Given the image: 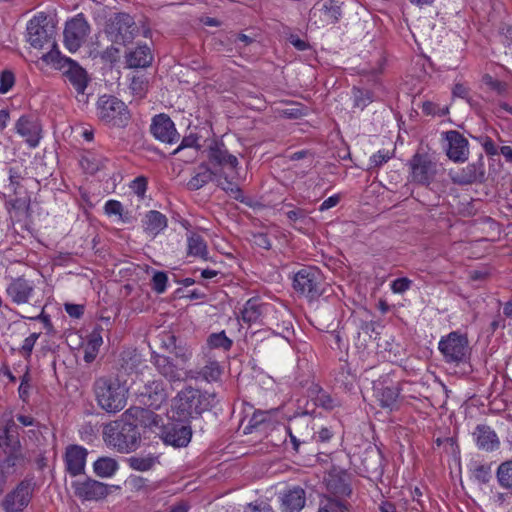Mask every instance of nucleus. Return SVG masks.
I'll list each match as a JSON object with an SVG mask.
<instances>
[{"instance_id":"nucleus-23","label":"nucleus","mask_w":512,"mask_h":512,"mask_svg":"<svg viewBox=\"0 0 512 512\" xmlns=\"http://www.w3.org/2000/svg\"><path fill=\"white\" fill-rule=\"evenodd\" d=\"M282 512H300L306 503V492L300 486H293L280 497Z\"/></svg>"},{"instance_id":"nucleus-40","label":"nucleus","mask_w":512,"mask_h":512,"mask_svg":"<svg viewBox=\"0 0 512 512\" xmlns=\"http://www.w3.org/2000/svg\"><path fill=\"white\" fill-rule=\"evenodd\" d=\"M353 106L363 110L374 101V94L368 89L353 87Z\"/></svg>"},{"instance_id":"nucleus-39","label":"nucleus","mask_w":512,"mask_h":512,"mask_svg":"<svg viewBox=\"0 0 512 512\" xmlns=\"http://www.w3.org/2000/svg\"><path fill=\"white\" fill-rule=\"evenodd\" d=\"M349 502L336 501L334 498H322L317 512H350Z\"/></svg>"},{"instance_id":"nucleus-28","label":"nucleus","mask_w":512,"mask_h":512,"mask_svg":"<svg viewBox=\"0 0 512 512\" xmlns=\"http://www.w3.org/2000/svg\"><path fill=\"white\" fill-rule=\"evenodd\" d=\"M468 343L466 334L453 331L446 337H442L438 348L440 352H463L468 347Z\"/></svg>"},{"instance_id":"nucleus-5","label":"nucleus","mask_w":512,"mask_h":512,"mask_svg":"<svg viewBox=\"0 0 512 512\" xmlns=\"http://www.w3.org/2000/svg\"><path fill=\"white\" fill-rule=\"evenodd\" d=\"M410 386L407 383H395L388 376H382L373 381V396L379 406L388 411L399 409L400 394Z\"/></svg>"},{"instance_id":"nucleus-44","label":"nucleus","mask_w":512,"mask_h":512,"mask_svg":"<svg viewBox=\"0 0 512 512\" xmlns=\"http://www.w3.org/2000/svg\"><path fill=\"white\" fill-rule=\"evenodd\" d=\"M222 373V369L217 362H210L204 366L199 372L194 371L197 376L195 379L202 377L207 382L217 381Z\"/></svg>"},{"instance_id":"nucleus-61","label":"nucleus","mask_w":512,"mask_h":512,"mask_svg":"<svg viewBox=\"0 0 512 512\" xmlns=\"http://www.w3.org/2000/svg\"><path fill=\"white\" fill-rule=\"evenodd\" d=\"M253 243L263 249L269 250L271 248V241L267 234L256 233L253 235Z\"/></svg>"},{"instance_id":"nucleus-20","label":"nucleus","mask_w":512,"mask_h":512,"mask_svg":"<svg viewBox=\"0 0 512 512\" xmlns=\"http://www.w3.org/2000/svg\"><path fill=\"white\" fill-rule=\"evenodd\" d=\"M19 135L26 139L30 147H36L41 138V125L37 118L30 115L21 116L15 125Z\"/></svg>"},{"instance_id":"nucleus-21","label":"nucleus","mask_w":512,"mask_h":512,"mask_svg":"<svg viewBox=\"0 0 512 512\" xmlns=\"http://www.w3.org/2000/svg\"><path fill=\"white\" fill-rule=\"evenodd\" d=\"M87 454V450L79 445H69L66 448L64 455L65 468L71 476L84 473Z\"/></svg>"},{"instance_id":"nucleus-49","label":"nucleus","mask_w":512,"mask_h":512,"mask_svg":"<svg viewBox=\"0 0 512 512\" xmlns=\"http://www.w3.org/2000/svg\"><path fill=\"white\" fill-rule=\"evenodd\" d=\"M50 48V51L44 54L42 59L46 63L57 65L60 69H65L67 64L64 62V59L68 58L61 56L60 51L57 49V45Z\"/></svg>"},{"instance_id":"nucleus-22","label":"nucleus","mask_w":512,"mask_h":512,"mask_svg":"<svg viewBox=\"0 0 512 512\" xmlns=\"http://www.w3.org/2000/svg\"><path fill=\"white\" fill-rule=\"evenodd\" d=\"M209 162L219 167L236 169L239 162L236 156L229 153L223 142H214L208 148Z\"/></svg>"},{"instance_id":"nucleus-31","label":"nucleus","mask_w":512,"mask_h":512,"mask_svg":"<svg viewBox=\"0 0 512 512\" xmlns=\"http://www.w3.org/2000/svg\"><path fill=\"white\" fill-rule=\"evenodd\" d=\"M187 254L205 261L209 260L207 243L201 235L195 232L187 234Z\"/></svg>"},{"instance_id":"nucleus-46","label":"nucleus","mask_w":512,"mask_h":512,"mask_svg":"<svg viewBox=\"0 0 512 512\" xmlns=\"http://www.w3.org/2000/svg\"><path fill=\"white\" fill-rule=\"evenodd\" d=\"M471 471L474 480L480 484H488L492 478L491 464L477 463Z\"/></svg>"},{"instance_id":"nucleus-33","label":"nucleus","mask_w":512,"mask_h":512,"mask_svg":"<svg viewBox=\"0 0 512 512\" xmlns=\"http://www.w3.org/2000/svg\"><path fill=\"white\" fill-rule=\"evenodd\" d=\"M214 176V172L208 167L207 164H200L191 179L187 182V188L191 191H196L209 183Z\"/></svg>"},{"instance_id":"nucleus-45","label":"nucleus","mask_w":512,"mask_h":512,"mask_svg":"<svg viewBox=\"0 0 512 512\" xmlns=\"http://www.w3.org/2000/svg\"><path fill=\"white\" fill-rule=\"evenodd\" d=\"M207 344L210 349L230 350L232 347V340L229 339L224 331L211 334L207 339Z\"/></svg>"},{"instance_id":"nucleus-60","label":"nucleus","mask_w":512,"mask_h":512,"mask_svg":"<svg viewBox=\"0 0 512 512\" xmlns=\"http://www.w3.org/2000/svg\"><path fill=\"white\" fill-rule=\"evenodd\" d=\"M244 512H274L272 507L265 502L250 503L245 507Z\"/></svg>"},{"instance_id":"nucleus-17","label":"nucleus","mask_w":512,"mask_h":512,"mask_svg":"<svg viewBox=\"0 0 512 512\" xmlns=\"http://www.w3.org/2000/svg\"><path fill=\"white\" fill-rule=\"evenodd\" d=\"M442 136L447 142L448 158L454 162H465L469 156L468 140L456 130L443 132Z\"/></svg>"},{"instance_id":"nucleus-41","label":"nucleus","mask_w":512,"mask_h":512,"mask_svg":"<svg viewBox=\"0 0 512 512\" xmlns=\"http://www.w3.org/2000/svg\"><path fill=\"white\" fill-rule=\"evenodd\" d=\"M129 89L137 99L145 97L148 91V80L144 75H135L131 78Z\"/></svg>"},{"instance_id":"nucleus-10","label":"nucleus","mask_w":512,"mask_h":512,"mask_svg":"<svg viewBox=\"0 0 512 512\" xmlns=\"http://www.w3.org/2000/svg\"><path fill=\"white\" fill-rule=\"evenodd\" d=\"M90 26L82 13L66 22L64 44L70 52H76L85 42Z\"/></svg>"},{"instance_id":"nucleus-3","label":"nucleus","mask_w":512,"mask_h":512,"mask_svg":"<svg viewBox=\"0 0 512 512\" xmlns=\"http://www.w3.org/2000/svg\"><path fill=\"white\" fill-rule=\"evenodd\" d=\"M216 404V396L213 393L201 392L192 387L181 391L175 401L173 418L189 419L193 415L210 410Z\"/></svg>"},{"instance_id":"nucleus-42","label":"nucleus","mask_w":512,"mask_h":512,"mask_svg":"<svg viewBox=\"0 0 512 512\" xmlns=\"http://www.w3.org/2000/svg\"><path fill=\"white\" fill-rule=\"evenodd\" d=\"M320 11L323 12L325 20L329 23H336L341 16V7L336 0L325 1Z\"/></svg>"},{"instance_id":"nucleus-7","label":"nucleus","mask_w":512,"mask_h":512,"mask_svg":"<svg viewBox=\"0 0 512 512\" xmlns=\"http://www.w3.org/2000/svg\"><path fill=\"white\" fill-rule=\"evenodd\" d=\"M99 119L112 126H125L130 115L127 106L115 96L103 95L97 103Z\"/></svg>"},{"instance_id":"nucleus-1","label":"nucleus","mask_w":512,"mask_h":512,"mask_svg":"<svg viewBox=\"0 0 512 512\" xmlns=\"http://www.w3.org/2000/svg\"><path fill=\"white\" fill-rule=\"evenodd\" d=\"M94 389L99 406L106 412L116 413L125 407L128 387L119 376L97 379Z\"/></svg>"},{"instance_id":"nucleus-62","label":"nucleus","mask_w":512,"mask_h":512,"mask_svg":"<svg viewBox=\"0 0 512 512\" xmlns=\"http://www.w3.org/2000/svg\"><path fill=\"white\" fill-rule=\"evenodd\" d=\"M66 313L73 318H80L84 314V306L79 304L66 303Z\"/></svg>"},{"instance_id":"nucleus-48","label":"nucleus","mask_w":512,"mask_h":512,"mask_svg":"<svg viewBox=\"0 0 512 512\" xmlns=\"http://www.w3.org/2000/svg\"><path fill=\"white\" fill-rule=\"evenodd\" d=\"M8 179L9 185L8 189L11 191V194H18L19 192H23L25 188L21 185V180L23 179L21 172L16 167H10L8 170Z\"/></svg>"},{"instance_id":"nucleus-24","label":"nucleus","mask_w":512,"mask_h":512,"mask_svg":"<svg viewBox=\"0 0 512 512\" xmlns=\"http://www.w3.org/2000/svg\"><path fill=\"white\" fill-rule=\"evenodd\" d=\"M7 294L16 304L29 303L34 294V286L24 278H17L8 285Z\"/></svg>"},{"instance_id":"nucleus-6","label":"nucleus","mask_w":512,"mask_h":512,"mask_svg":"<svg viewBox=\"0 0 512 512\" xmlns=\"http://www.w3.org/2000/svg\"><path fill=\"white\" fill-rule=\"evenodd\" d=\"M27 42L36 48L42 49L46 45L55 47V28L49 24L48 17L44 13L34 16L27 24Z\"/></svg>"},{"instance_id":"nucleus-11","label":"nucleus","mask_w":512,"mask_h":512,"mask_svg":"<svg viewBox=\"0 0 512 512\" xmlns=\"http://www.w3.org/2000/svg\"><path fill=\"white\" fill-rule=\"evenodd\" d=\"M411 179L414 183L428 186L437 174V163L428 154L416 153L409 161Z\"/></svg>"},{"instance_id":"nucleus-55","label":"nucleus","mask_w":512,"mask_h":512,"mask_svg":"<svg viewBox=\"0 0 512 512\" xmlns=\"http://www.w3.org/2000/svg\"><path fill=\"white\" fill-rule=\"evenodd\" d=\"M422 111L426 115H436L437 114L440 116H444L448 113V108L447 107L440 108L437 104L427 101V102L423 103Z\"/></svg>"},{"instance_id":"nucleus-12","label":"nucleus","mask_w":512,"mask_h":512,"mask_svg":"<svg viewBox=\"0 0 512 512\" xmlns=\"http://www.w3.org/2000/svg\"><path fill=\"white\" fill-rule=\"evenodd\" d=\"M175 419V421L162 425L161 438L165 444L173 447H185L191 441V427L185 423L186 419Z\"/></svg>"},{"instance_id":"nucleus-43","label":"nucleus","mask_w":512,"mask_h":512,"mask_svg":"<svg viewBox=\"0 0 512 512\" xmlns=\"http://www.w3.org/2000/svg\"><path fill=\"white\" fill-rule=\"evenodd\" d=\"M286 217L294 223V227L297 229H302L304 226L309 225L312 222V219L308 217V213L306 210L301 208H295L287 211Z\"/></svg>"},{"instance_id":"nucleus-38","label":"nucleus","mask_w":512,"mask_h":512,"mask_svg":"<svg viewBox=\"0 0 512 512\" xmlns=\"http://www.w3.org/2000/svg\"><path fill=\"white\" fill-rule=\"evenodd\" d=\"M127 463L129 467L136 471H148L154 467V465L157 462V458L148 455V456H140V455H134L129 458H127Z\"/></svg>"},{"instance_id":"nucleus-2","label":"nucleus","mask_w":512,"mask_h":512,"mask_svg":"<svg viewBox=\"0 0 512 512\" xmlns=\"http://www.w3.org/2000/svg\"><path fill=\"white\" fill-rule=\"evenodd\" d=\"M125 418L123 415L121 419L105 425L103 430V438L106 444L121 453L136 450L140 443V433L137 425Z\"/></svg>"},{"instance_id":"nucleus-35","label":"nucleus","mask_w":512,"mask_h":512,"mask_svg":"<svg viewBox=\"0 0 512 512\" xmlns=\"http://www.w3.org/2000/svg\"><path fill=\"white\" fill-rule=\"evenodd\" d=\"M17 446V426L14 421L10 419L3 427H0V447L14 450Z\"/></svg>"},{"instance_id":"nucleus-52","label":"nucleus","mask_w":512,"mask_h":512,"mask_svg":"<svg viewBox=\"0 0 512 512\" xmlns=\"http://www.w3.org/2000/svg\"><path fill=\"white\" fill-rule=\"evenodd\" d=\"M23 317L31 320H40L43 323L44 329L46 330L47 334L55 333L50 316L44 313L43 308L41 309V312L38 315H24Z\"/></svg>"},{"instance_id":"nucleus-34","label":"nucleus","mask_w":512,"mask_h":512,"mask_svg":"<svg viewBox=\"0 0 512 512\" xmlns=\"http://www.w3.org/2000/svg\"><path fill=\"white\" fill-rule=\"evenodd\" d=\"M495 477L500 488L512 492V459L505 460L498 465Z\"/></svg>"},{"instance_id":"nucleus-37","label":"nucleus","mask_w":512,"mask_h":512,"mask_svg":"<svg viewBox=\"0 0 512 512\" xmlns=\"http://www.w3.org/2000/svg\"><path fill=\"white\" fill-rule=\"evenodd\" d=\"M118 468L117 461L111 457H100L93 464L94 473L101 478L112 477Z\"/></svg>"},{"instance_id":"nucleus-47","label":"nucleus","mask_w":512,"mask_h":512,"mask_svg":"<svg viewBox=\"0 0 512 512\" xmlns=\"http://www.w3.org/2000/svg\"><path fill=\"white\" fill-rule=\"evenodd\" d=\"M311 393L316 394L315 401L318 406L328 410H331L336 406L334 399L329 394L324 392L319 385H313L311 388Z\"/></svg>"},{"instance_id":"nucleus-63","label":"nucleus","mask_w":512,"mask_h":512,"mask_svg":"<svg viewBox=\"0 0 512 512\" xmlns=\"http://www.w3.org/2000/svg\"><path fill=\"white\" fill-rule=\"evenodd\" d=\"M390 159V155L388 152L378 151L374 155L371 156L370 162L374 167H378L383 163L387 162Z\"/></svg>"},{"instance_id":"nucleus-9","label":"nucleus","mask_w":512,"mask_h":512,"mask_svg":"<svg viewBox=\"0 0 512 512\" xmlns=\"http://www.w3.org/2000/svg\"><path fill=\"white\" fill-rule=\"evenodd\" d=\"M30 196L26 190L16 194H9L6 201L7 210L13 225H19L22 230H28L31 217Z\"/></svg>"},{"instance_id":"nucleus-13","label":"nucleus","mask_w":512,"mask_h":512,"mask_svg":"<svg viewBox=\"0 0 512 512\" xmlns=\"http://www.w3.org/2000/svg\"><path fill=\"white\" fill-rule=\"evenodd\" d=\"M137 27L132 16L115 13L109 20L108 33L115 35V42L126 44L133 40Z\"/></svg>"},{"instance_id":"nucleus-18","label":"nucleus","mask_w":512,"mask_h":512,"mask_svg":"<svg viewBox=\"0 0 512 512\" xmlns=\"http://www.w3.org/2000/svg\"><path fill=\"white\" fill-rule=\"evenodd\" d=\"M150 131L156 139L168 144L177 142L180 137L173 121L166 114H159L153 118Z\"/></svg>"},{"instance_id":"nucleus-56","label":"nucleus","mask_w":512,"mask_h":512,"mask_svg":"<svg viewBox=\"0 0 512 512\" xmlns=\"http://www.w3.org/2000/svg\"><path fill=\"white\" fill-rule=\"evenodd\" d=\"M130 187L138 197L143 198L147 190V180L143 176L137 177Z\"/></svg>"},{"instance_id":"nucleus-30","label":"nucleus","mask_w":512,"mask_h":512,"mask_svg":"<svg viewBox=\"0 0 512 512\" xmlns=\"http://www.w3.org/2000/svg\"><path fill=\"white\" fill-rule=\"evenodd\" d=\"M167 223V217L161 212L148 211L143 220L144 231L154 237L167 227Z\"/></svg>"},{"instance_id":"nucleus-4","label":"nucleus","mask_w":512,"mask_h":512,"mask_svg":"<svg viewBox=\"0 0 512 512\" xmlns=\"http://www.w3.org/2000/svg\"><path fill=\"white\" fill-rule=\"evenodd\" d=\"M152 362L158 372L169 381H184L197 377L193 370L187 368L186 354H154Z\"/></svg>"},{"instance_id":"nucleus-51","label":"nucleus","mask_w":512,"mask_h":512,"mask_svg":"<svg viewBox=\"0 0 512 512\" xmlns=\"http://www.w3.org/2000/svg\"><path fill=\"white\" fill-rule=\"evenodd\" d=\"M412 286V281L407 277L397 278L391 283V290L395 294H403Z\"/></svg>"},{"instance_id":"nucleus-8","label":"nucleus","mask_w":512,"mask_h":512,"mask_svg":"<svg viewBox=\"0 0 512 512\" xmlns=\"http://www.w3.org/2000/svg\"><path fill=\"white\" fill-rule=\"evenodd\" d=\"M293 288L310 301L319 298L323 292L321 272L312 266L300 269L294 275Z\"/></svg>"},{"instance_id":"nucleus-54","label":"nucleus","mask_w":512,"mask_h":512,"mask_svg":"<svg viewBox=\"0 0 512 512\" xmlns=\"http://www.w3.org/2000/svg\"><path fill=\"white\" fill-rule=\"evenodd\" d=\"M483 79L485 84L498 94H504L507 91V84L505 82L494 79L490 75H485Z\"/></svg>"},{"instance_id":"nucleus-58","label":"nucleus","mask_w":512,"mask_h":512,"mask_svg":"<svg viewBox=\"0 0 512 512\" xmlns=\"http://www.w3.org/2000/svg\"><path fill=\"white\" fill-rule=\"evenodd\" d=\"M222 189L229 193L235 200L243 202L242 190L235 183L226 180V185H223Z\"/></svg>"},{"instance_id":"nucleus-19","label":"nucleus","mask_w":512,"mask_h":512,"mask_svg":"<svg viewBox=\"0 0 512 512\" xmlns=\"http://www.w3.org/2000/svg\"><path fill=\"white\" fill-rule=\"evenodd\" d=\"M64 62L67 64L63 72L66 80L78 95H84L90 82L87 71L72 59H64Z\"/></svg>"},{"instance_id":"nucleus-15","label":"nucleus","mask_w":512,"mask_h":512,"mask_svg":"<svg viewBox=\"0 0 512 512\" xmlns=\"http://www.w3.org/2000/svg\"><path fill=\"white\" fill-rule=\"evenodd\" d=\"M33 490L31 480L21 481L13 491L6 495L2 504L4 510L6 512H21L30 503Z\"/></svg>"},{"instance_id":"nucleus-26","label":"nucleus","mask_w":512,"mask_h":512,"mask_svg":"<svg viewBox=\"0 0 512 512\" xmlns=\"http://www.w3.org/2000/svg\"><path fill=\"white\" fill-rule=\"evenodd\" d=\"M267 307V304L263 303L259 298H250L246 301L241 310L242 321L247 324L261 322Z\"/></svg>"},{"instance_id":"nucleus-27","label":"nucleus","mask_w":512,"mask_h":512,"mask_svg":"<svg viewBox=\"0 0 512 512\" xmlns=\"http://www.w3.org/2000/svg\"><path fill=\"white\" fill-rule=\"evenodd\" d=\"M484 176L483 164L480 162L468 164L461 171L451 174V180L455 184L467 185L481 180Z\"/></svg>"},{"instance_id":"nucleus-14","label":"nucleus","mask_w":512,"mask_h":512,"mask_svg":"<svg viewBox=\"0 0 512 512\" xmlns=\"http://www.w3.org/2000/svg\"><path fill=\"white\" fill-rule=\"evenodd\" d=\"M72 488L74 495L81 501H100L105 499L110 492L107 484L92 478L74 481Z\"/></svg>"},{"instance_id":"nucleus-53","label":"nucleus","mask_w":512,"mask_h":512,"mask_svg":"<svg viewBox=\"0 0 512 512\" xmlns=\"http://www.w3.org/2000/svg\"><path fill=\"white\" fill-rule=\"evenodd\" d=\"M15 77L11 71H4L0 77V93H7L14 85Z\"/></svg>"},{"instance_id":"nucleus-29","label":"nucleus","mask_w":512,"mask_h":512,"mask_svg":"<svg viewBox=\"0 0 512 512\" xmlns=\"http://www.w3.org/2000/svg\"><path fill=\"white\" fill-rule=\"evenodd\" d=\"M141 395L147 397L145 404L155 409L159 408L166 401V393L161 381L155 380L147 383Z\"/></svg>"},{"instance_id":"nucleus-50","label":"nucleus","mask_w":512,"mask_h":512,"mask_svg":"<svg viewBox=\"0 0 512 512\" xmlns=\"http://www.w3.org/2000/svg\"><path fill=\"white\" fill-rule=\"evenodd\" d=\"M167 282L168 277L166 273L157 271L152 278V288L158 294L164 293L166 290Z\"/></svg>"},{"instance_id":"nucleus-59","label":"nucleus","mask_w":512,"mask_h":512,"mask_svg":"<svg viewBox=\"0 0 512 512\" xmlns=\"http://www.w3.org/2000/svg\"><path fill=\"white\" fill-rule=\"evenodd\" d=\"M470 354H443L444 361L447 364H454V365H460V364H466L469 360Z\"/></svg>"},{"instance_id":"nucleus-25","label":"nucleus","mask_w":512,"mask_h":512,"mask_svg":"<svg viewBox=\"0 0 512 512\" xmlns=\"http://www.w3.org/2000/svg\"><path fill=\"white\" fill-rule=\"evenodd\" d=\"M473 436L480 450L493 452L500 447V440L497 434L487 425H477Z\"/></svg>"},{"instance_id":"nucleus-57","label":"nucleus","mask_w":512,"mask_h":512,"mask_svg":"<svg viewBox=\"0 0 512 512\" xmlns=\"http://www.w3.org/2000/svg\"><path fill=\"white\" fill-rule=\"evenodd\" d=\"M105 213L107 215H118L122 217L123 206L121 202L117 200H108L104 207Z\"/></svg>"},{"instance_id":"nucleus-16","label":"nucleus","mask_w":512,"mask_h":512,"mask_svg":"<svg viewBox=\"0 0 512 512\" xmlns=\"http://www.w3.org/2000/svg\"><path fill=\"white\" fill-rule=\"evenodd\" d=\"M327 495L323 498H334L336 501L348 502L352 495L349 476L346 473H329L325 479Z\"/></svg>"},{"instance_id":"nucleus-32","label":"nucleus","mask_w":512,"mask_h":512,"mask_svg":"<svg viewBox=\"0 0 512 512\" xmlns=\"http://www.w3.org/2000/svg\"><path fill=\"white\" fill-rule=\"evenodd\" d=\"M152 60L153 56L147 45L136 47L135 50L129 52L126 56V61L130 68L148 67Z\"/></svg>"},{"instance_id":"nucleus-64","label":"nucleus","mask_w":512,"mask_h":512,"mask_svg":"<svg viewBox=\"0 0 512 512\" xmlns=\"http://www.w3.org/2000/svg\"><path fill=\"white\" fill-rule=\"evenodd\" d=\"M452 94L454 97H459L469 101V89L464 84H455L452 90Z\"/></svg>"},{"instance_id":"nucleus-36","label":"nucleus","mask_w":512,"mask_h":512,"mask_svg":"<svg viewBox=\"0 0 512 512\" xmlns=\"http://www.w3.org/2000/svg\"><path fill=\"white\" fill-rule=\"evenodd\" d=\"M128 415H133L136 418H140L141 422L148 427H162L163 425L161 416L151 410L130 408L124 413L125 417H128Z\"/></svg>"}]
</instances>
